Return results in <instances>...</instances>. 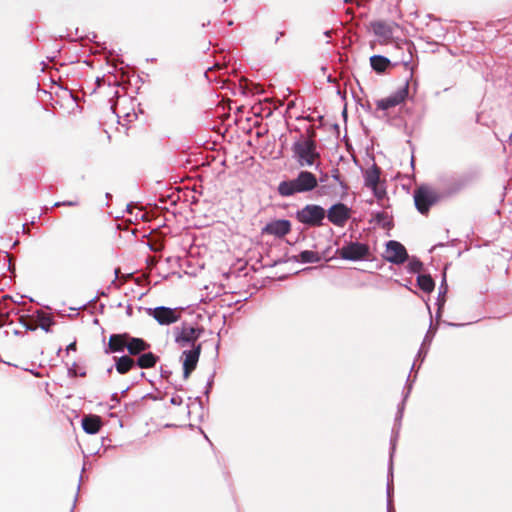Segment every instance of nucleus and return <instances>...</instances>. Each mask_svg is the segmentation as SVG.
I'll use <instances>...</instances> for the list:
<instances>
[{
    "mask_svg": "<svg viewBox=\"0 0 512 512\" xmlns=\"http://www.w3.org/2000/svg\"><path fill=\"white\" fill-rule=\"evenodd\" d=\"M409 393H410V390H407V392L405 394V398L408 397Z\"/></svg>",
    "mask_w": 512,
    "mask_h": 512,
    "instance_id": "ea45409f",
    "label": "nucleus"
},
{
    "mask_svg": "<svg viewBox=\"0 0 512 512\" xmlns=\"http://www.w3.org/2000/svg\"><path fill=\"white\" fill-rule=\"evenodd\" d=\"M409 393H410V390H407V392L405 394V398L408 397Z\"/></svg>",
    "mask_w": 512,
    "mask_h": 512,
    "instance_id": "a19ab883",
    "label": "nucleus"
},
{
    "mask_svg": "<svg viewBox=\"0 0 512 512\" xmlns=\"http://www.w3.org/2000/svg\"><path fill=\"white\" fill-rule=\"evenodd\" d=\"M157 361L158 357L155 354H153L152 352H147L139 355L135 363L142 369H148L154 367Z\"/></svg>",
    "mask_w": 512,
    "mask_h": 512,
    "instance_id": "6ab92c4d",
    "label": "nucleus"
},
{
    "mask_svg": "<svg viewBox=\"0 0 512 512\" xmlns=\"http://www.w3.org/2000/svg\"><path fill=\"white\" fill-rule=\"evenodd\" d=\"M291 230V223L289 220L278 219L267 223L262 229L263 234H269L276 237H283Z\"/></svg>",
    "mask_w": 512,
    "mask_h": 512,
    "instance_id": "f8f14e48",
    "label": "nucleus"
},
{
    "mask_svg": "<svg viewBox=\"0 0 512 512\" xmlns=\"http://www.w3.org/2000/svg\"><path fill=\"white\" fill-rule=\"evenodd\" d=\"M417 284L421 290L426 293H430L433 291L435 287L434 280L430 275L421 274L417 277Z\"/></svg>",
    "mask_w": 512,
    "mask_h": 512,
    "instance_id": "5701e85b",
    "label": "nucleus"
},
{
    "mask_svg": "<svg viewBox=\"0 0 512 512\" xmlns=\"http://www.w3.org/2000/svg\"><path fill=\"white\" fill-rule=\"evenodd\" d=\"M431 340H432V336H430V335H429V332H428V333L426 334V336H425V338H424V341H423V343H422V346H421V348H420V350H419V352H418V356H421V355H422V353L424 354V356L426 355L427 350H424V346H425L426 342L430 343V342H431Z\"/></svg>",
    "mask_w": 512,
    "mask_h": 512,
    "instance_id": "c85d7f7f",
    "label": "nucleus"
},
{
    "mask_svg": "<svg viewBox=\"0 0 512 512\" xmlns=\"http://www.w3.org/2000/svg\"><path fill=\"white\" fill-rule=\"evenodd\" d=\"M402 413H403V406L401 408H399L398 415H397L396 419H401Z\"/></svg>",
    "mask_w": 512,
    "mask_h": 512,
    "instance_id": "f704fd0d",
    "label": "nucleus"
},
{
    "mask_svg": "<svg viewBox=\"0 0 512 512\" xmlns=\"http://www.w3.org/2000/svg\"><path fill=\"white\" fill-rule=\"evenodd\" d=\"M408 258L405 247L398 241L390 240L386 244L385 259L392 264H403Z\"/></svg>",
    "mask_w": 512,
    "mask_h": 512,
    "instance_id": "9d476101",
    "label": "nucleus"
},
{
    "mask_svg": "<svg viewBox=\"0 0 512 512\" xmlns=\"http://www.w3.org/2000/svg\"><path fill=\"white\" fill-rule=\"evenodd\" d=\"M364 182L366 187L372 189H375L377 187L379 182V170L377 167L374 166L373 168L368 169L365 172Z\"/></svg>",
    "mask_w": 512,
    "mask_h": 512,
    "instance_id": "412c9836",
    "label": "nucleus"
},
{
    "mask_svg": "<svg viewBox=\"0 0 512 512\" xmlns=\"http://www.w3.org/2000/svg\"><path fill=\"white\" fill-rule=\"evenodd\" d=\"M343 260L360 261L366 259L370 254L367 244L361 242H349L337 250Z\"/></svg>",
    "mask_w": 512,
    "mask_h": 512,
    "instance_id": "423d86ee",
    "label": "nucleus"
},
{
    "mask_svg": "<svg viewBox=\"0 0 512 512\" xmlns=\"http://www.w3.org/2000/svg\"><path fill=\"white\" fill-rule=\"evenodd\" d=\"M26 329H28V330H34L35 328L30 327V326H26Z\"/></svg>",
    "mask_w": 512,
    "mask_h": 512,
    "instance_id": "58836bf2",
    "label": "nucleus"
},
{
    "mask_svg": "<svg viewBox=\"0 0 512 512\" xmlns=\"http://www.w3.org/2000/svg\"><path fill=\"white\" fill-rule=\"evenodd\" d=\"M390 64V60L382 55H373L370 57V65L378 73L384 72Z\"/></svg>",
    "mask_w": 512,
    "mask_h": 512,
    "instance_id": "aec40b11",
    "label": "nucleus"
},
{
    "mask_svg": "<svg viewBox=\"0 0 512 512\" xmlns=\"http://www.w3.org/2000/svg\"><path fill=\"white\" fill-rule=\"evenodd\" d=\"M438 200V193L429 186L423 185L414 191L415 207L421 214L427 213Z\"/></svg>",
    "mask_w": 512,
    "mask_h": 512,
    "instance_id": "20e7f679",
    "label": "nucleus"
},
{
    "mask_svg": "<svg viewBox=\"0 0 512 512\" xmlns=\"http://www.w3.org/2000/svg\"><path fill=\"white\" fill-rule=\"evenodd\" d=\"M447 290H448V286L446 284V279H445V276L443 277V281L439 287V296H438V305H439V309L441 308V306L444 304L445 300H444V296L445 294L447 293Z\"/></svg>",
    "mask_w": 512,
    "mask_h": 512,
    "instance_id": "a878e982",
    "label": "nucleus"
},
{
    "mask_svg": "<svg viewBox=\"0 0 512 512\" xmlns=\"http://www.w3.org/2000/svg\"><path fill=\"white\" fill-rule=\"evenodd\" d=\"M127 333L124 334H112L109 337L108 346L105 348V353H116L123 352L127 345Z\"/></svg>",
    "mask_w": 512,
    "mask_h": 512,
    "instance_id": "ddd939ff",
    "label": "nucleus"
},
{
    "mask_svg": "<svg viewBox=\"0 0 512 512\" xmlns=\"http://www.w3.org/2000/svg\"><path fill=\"white\" fill-rule=\"evenodd\" d=\"M298 260L302 263H317L321 258L317 252L304 250L298 255Z\"/></svg>",
    "mask_w": 512,
    "mask_h": 512,
    "instance_id": "b1692460",
    "label": "nucleus"
},
{
    "mask_svg": "<svg viewBox=\"0 0 512 512\" xmlns=\"http://www.w3.org/2000/svg\"><path fill=\"white\" fill-rule=\"evenodd\" d=\"M332 178L335 182H337L342 191L345 192L347 190V185L341 180L338 170H334V173L332 174Z\"/></svg>",
    "mask_w": 512,
    "mask_h": 512,
    "instance_id": "bb28decb",
    "label": "nucleus"
},
{
    "mask_svg": "<svg viewBox=\"0 0 512 512\" xmlns=\"http://www.w3.org/2000/svg\"><path fill=\"white\" fill-rule=\"evenodd\" d=\"M326 216L333 225L344 227L351 216V209L343 203H336L328 209Z\"/></svg>",
    "mask_w": 512,
    "mask_h": 512,
    "instance_id": "1a4fd4ad",
    "label": "nucleus"
},
{
    "mask_svg": "<svg viewBox=\"0 0 512 512\" xmlns=\"http://www.w3.org/2000/svg\"><path fill=\"white\" fill-rule=\"evenodd\" d=\"M325 217V209L316 204H308L296 212L297 220L309 227L322 226Z\"/></svg>",
    "mask_w": 512,
    "mask_h": 512,
    "instance_id": "7ed1b4c3",
    "label": "nucleus"
},
{
    "mask_svg": "<svg viewBox=\"0 0 512 512\" xmlns=\"http://www.w3.org/2000/svg\"><path fill=\"white\" fill-rule=\"evenodd\" d=\"M36 316L39 323V327L46 333L51 332L50 328L55 323L52 316L43 311H37Z\"/></svg>",
    "mask_w": 512,
    "mask_h": 512,
    "instance_id": "4be33fe9",
    "label": "nucleus"
},
{
    "mask_svg": "<svg viewBox=\"0 0 512 512\" xmlns=\"http://www.w3.org/2000/svg\"><path fill=\"white\" fill-rule=\"evenodd\" d=\"M395 451V443H392L391 453H390V462L388 469V483H387V512H394L393 504H392V491H393V462L392 457Z\"/></svg>",
    "mask_w": 512,
    "mask_h": 512,
    "instance_id": "2eb2a0df",
    "label": "nucleus"
},
{
    "mask_svg": "<svg viewBox=\"0 0 512 512\" xmlns=\"http://www.w3.org/2000/svg\"><path fill=\"white\" fill-rule=\"evenodd\" d=\"M431 340H432V336H430V335H429V332H428V333L426 334V336H425V338H424V341H423V343H422V346H421V348H420V350H419V352H418V356H421V355H422V353L424 354V356L426 355L427 350H424V346H425L426 342L430 343V342H431Z\"/></svg>",
    "mask_w": 512,
    "mask_h": 512,
    "instance_id": "cd10ccee",
    "label": "nucleus"
},
{
    "mask_svg": "<svg viewBox=\"0 0 512 512\" xmlns=\"http://www.w3.org/2000/svg\"><path fill=\"white\" fill-rule=\"evenodd\" d=\"M101 427V420L99 416L91 415L85 416L82 419V428L88 434H96Z\"/></svg>",
    "mask_w": 512,
    "mask_h": 512,
    "instance_id": "f3484780",
    "label": "nucleus"
},
{
    "mask_svg": "<svg viewBox=\"0 0 512 512\" xmlns=\"http://www.w3.org/2000/svg\"><path fill=\"white\" fill-rule=\"evenodd\" d=\"M135 365H136L135 361L127 355L117 358L116 362H115V368L119 374H126Z\"/></svg>",
    "mask_w": 512,
    "mask_h": 512,
    "instance_id": "a211bd4d",
    "label": "nucleus"
},
{
    "mask_svg": "<svg viewBox=\"0 0 512 512\" xmlns=\"http://www.w3.org/2000/svg\"><path fill=\"white\" fill-rule=\"evenodd\" d=\"M374 221L381 225L383 228H388L391 225V219L386 212H377Z\"/></svg>",
    "mask_w": 512,
    "mask_h": 512,
    "instance_id": "393cba45",
    "label": "nucleus"
},
{
    "mask_svg": "<svg viewBox=\"0 0 512 512\" xmlns=\"http://www.w3.org/2000/svg\"><path fill=\"white\" fill-rule=\"evenodd\" d=\"M180 402H181V400H180V399H179V401H178L175 397L171 398V403H172V404H175V405H176V404H180Z\"/></svg>",
    "mask_w": 512,
    "mask_h": 512,
    "instance_id": "e433bc0d",
    "label": "nucleus"
},
{
    "mask_svg": "<svg viewBox=\"0 0 512 512\" xmlns=\"http://www.w3.org/2000/svg\"><path fill=\"white\" fill-rule=\"evenodd\" d=\"M316 176L309 171H301L296 178L279 183L278 193L283 197L310 192L317 187Z\"/></svg>",
    "mask_w": 512,
    "mask_h": 512,
    "instance_id": "f257e3e1",
    "label": "nucleus"
},
{
    "mask_svg": "<svg viewBox=\"0 0 512 512\" xmlns=\"http://www.w3.org/2000/svg\"><path fill=\"white\" fill-rule=\"evenodd\" d=\"M76 205H78L77 201H63V202H56L54 204L55 207H59V206H76Z\"/></svg>",
    "mask_w": 512,
    "mask_h": 512,
    "instance_id": "7c9ffc66",
    "label": "nucleus"
},
{
    "mask_svg": "<svg viewBox=\"0 0 512 512\" xmlns=\"http://www.w3.org/2000/svg\"><path fill=\"white\" fill-rule=\"evenodd\" d=\"M182 308H170L166 306H158L155 308H147L146 312L153 317L159 325H171L181 318Z\"/></svg>",
    "mask_w": 512,
    "mask_h": 512,
    "instance_id": "39448f33",
    "label": "nucleus"
},
{
    "mask_svg": "<svg viewBox=\"0 0 512 512\" xmlns=\"http://www.w3.org/2000/svg\"><path fill=\"white\" fill-rule=\"evenodd\" d=\"M373 190H374V194H375V196H376L377 198H379V199H380V198H382V196H383L384 192H379V191L377 190V187H376L375 189H373Z\"/></svg>",
    "mask_w": 512,
    "mask_h": 512,
    "instance_id": "72a5a7b5",
    "label": "nucleus"
},
{
    "mask_svg": "<svg viewBox=\"0 0 512 512\" xmlns=\"http://www.w3.org/2000/svg\"><path fill=\"white\" fill-rule=\"evenodd\" d=\"M150 345L141 338L132 337L128 334L126 349L130 355H140L146 351Z\"/></svg>",
    "mask_w": 512,
    "mask_h": 512,
    "instance_id": "4468645a",
    "label": "nucleus"
},
{
    "mask_svg": "<svg viewBox=\"0 0 512 512\" xmlns=\"http://www.w3.org/2000/svg\"><path fill=\"white\" fill-rule=\"evenodd\" d=\"M0 261L9 262V254L7 252L0 253Z\"/></svg>",
    "mask_w": 512,
    "mask_h": 512,
    "instance_id": "2f4dec72",
    "label": "nucleus"
},
{
    "mask_svg": "<svg viewBox=\"0 0 512 512\" xmlns=\"http://www.w3.org/2000/svg\"><path fill=\"white\" fill-rule=\"evenodd\" d=\"M509 141H510V144L512 145V133L509 136Z\"/></svg>",
    "mask_w": 512,
    "mask_h": 512,
    "instance_id": "4c0bfd02",
    "label": "nucleus"
},
{
    "mask_svg": "<svg viewBox=\"0 0 512 512\" xmlns=\"http://www.w3.org/2000/svg\"><path fill=\"white\" fill-rule=\"evenodd\" d=\"M409 265L413 272H419L422 268V263L419 260H413Z\"/></svg>",
    "mask_w": 512,
    "mask_h": 512,
    "instance_id": "c756f323",
    "label": "nucleus"
},
{
    "mask_svg": "<svg viewBox=\"0 0 512 512\" xmlns=\"http://www.w3.org/2000/svg\"><path fill=\"white\" fill-rule=\"evenodd\" d=\"M345 2H348L349 0H344Z\"/></svg>",
    "mask_w": 512,
    "mask_h": 512,
    "instance_id": "37998d69",
    "label": "nucleus"
},
{
    "mask_svg": "<svg viewBox=\"0 0 512 512\" xmlns=\"http://www.w3.org/2000/svg\"><path fill=\"white\" fill-rule=\"evenodd\" d=\"M201 330L192 326H182L175 329V342L181 347H196L195 342L200 337Z\"/></svg>",
    "mask_w": 512,
    "mask_h": 512,
    "instance_id": "6e6552de",
    "label": "nucleus"
},
{
    "mask_svg": "<svg viewBox=\"0 0 512 512\" xmlns=\"http://www.w3.org/2000/svg\"><path fill=\"white\" fill-rule=\"evenodd\" d=\"M68 373H69V375H71V376H75V375H76V372L74 371V368H73V367L68 369Z\"/></svg>",
    "mask_w": 512,
    "mask_h": 512,
    "instance_id": "c9c22d12",
    "label": "nucleus"
},
{
    "mask_svg": "<svg viewBox=\"0 0 512 512\" xmlns=\"http://www.w3.org/2000/svg\"><path fill=\"white\" fill-rule=\"evenodd\" d=\"M201 352V345L198 344L190 350L183 351V376L187 379L191 372L195 369Z\"/></svg>",
    "mask_w": 512,
    "mask_h": 512,
    "instance_id": "9b49d317",
    "label": "nucleus"
},
{
    "mask_svg": "<svg viewBox=\"0 0 512 512\" xmlns=\"http://www.w3.org/2000/svg\"><path fill=\"white\" fill-rule=\"evenodd\" d=\"M409 82L406 81L402 87L397 89L391 95L386 98L380 99L376 101L377 109L379 110H388L392 107H395L405 101L408 96Z\"/></svg>",
    "mask_w": 512,
    "mask_h": 512,
    "instance_id": "0eeeda50",
    "label": "nucleus"
},
{
    "mask_svg": "<svg viewBox=\"0 0 512 512\" xmlns=\"http://www.w3.org/2000/svg\"><path fill=\"white\" fill-rule=\"evenodd\" d=\"M409 393H410V390H407V392L405 394V398L408 397Z\"/></svg>",
    "mask_w": 512,
    "mask_h": 512,
    "instance_id": "79ce46f5",
    "label": "nucleus"
},
{
    "mask_svg": "<svg viewBox=\"0 0 512 512\" xmlns=\"http://www.w3.org/2000/svg\"><path fill=\"white\" fill-rule=\"evenodd\" d=\"M291 149L293 157L300 167H311L320 158L316 142L308 136L301 135L293 143Z\"/></svg>",
    "mask_w": 512,
    "mask_h": 512,
    "instance_id": "f03ea898",
    "label": "nucleus"
},
{
    "mask_svg": "<svg viewBox=\"0 0 512 512\" xmlns=\"http://www.w3.org/2000/svg\"><path fill=\"white\" fill-rule=\"evenodd\" d=\"M76 350V343L73 342V343H70L67 348H66V351L69 352V351H74Z\"/></svg>",
    "mask_w": 512,
    "mask_h": 512,
    "instance_id": "473e14b6",
    "label": "nucleus"
},
{
    "mask_svg": "<svg viewBox=\"0 0 512 512\" xmlns=\"http://www.w3.org/2000/svg\"><path fill=\"white\" fill-rule=\"evenodd\" d=\"M372 29L376 36L383 38L384 40L391 39L393 36V27L392 25L383 22L376 21L372 23Z\"/></svg>",
    "mask_w": 512,
    "mask_h": 512,
    "instance_id": "dca6fc26",
    "label": "nucleus"
}]
</instances>
